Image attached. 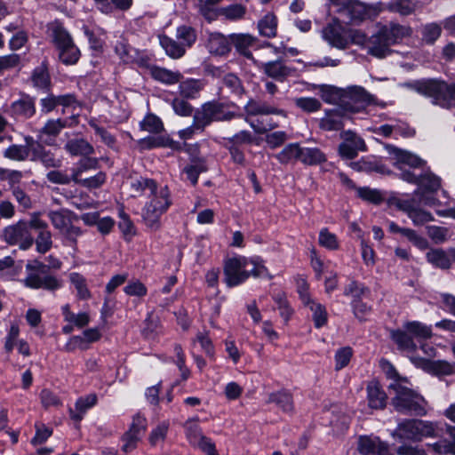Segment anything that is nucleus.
<instances>
[{"mask_svg":"<svg viewBox=\"0 0 455 455\" xmlns=\"http://www.w3.org/2000/svg\"><path fill=\"white\" fill-rule=\"evenodd\" d=\"M300 145L289 143L280 152L275 155V159L282 164H288L299 161Z\"/></svg>","mask_w":455,"mask_h":455,"instance_id":"obj_35","label":"nucleus"},{"mask_svg":"<svg viewBox=\"0 0 455 455\" xmlns=\"http://www.w3.org/2000/svg\"><path fill=\"white\" fill-rule=\"evenodd\" d=\"M385 149L388 153V155L394 160V165L403 172V171H406L403 169V165H408L412 169H422L424 170L427 162L418 156L417 155L396 148L393 145L387 144L385 145Z\"/></svg>","mask_w":455,"mask_h":455,"instance_id":"obj_16","label":"nucleus"},{"mask_svg":"<svg viewBox=\"0 0 455 455\" xmlns=\"http://www.w3.org/2000/svg\"><path fill=\"white\" fill-rule=\"evenodd\" d=\"M179 90L182 97L187 99H194L202 90V84L199 80L188 79L180 82Z\"/></svg>","mask_w":455,"mask_h":455,"instance_id":"obj_47","label":"nucleus"},{"mask_svg":"<svg viewBox=\"0 0 455 455\" xmlns=\"http://www.w3.org/2000/svg\"><path fill=\"white\" fill-rule=\"evenodd\" d=\"M258 67L266 76L280 83L291 76L296 70L295 68L288 66L282 59L260 62Z\"/></svg>","mask_w":455,"mask_h":455,"instance_id":"obj_22","label":"nucleus"},{"mask_svg":"<svg viewBox=\"0 0 455 455\" xmlns=\"http://www.w3.org/2000/svg\"><path fill=\"white\" fill-rule=\"evenodd\" d=\"M64 237V244L76 249L77 238L83 234L79 227L74 226L71 222L60 232Z\"/></svg>","mask_w":455,"mask_h":455,"instance_id":"obj_51","label":"nucleus"},{"mask_svg":"<svg viewBox=\"0 0 455 455\" xmlns=\"http://www.w3.org/2000/svg\"><path fill=\"white\" fill-rule=\"evenodd\" d=\"M388 9L403 16H407L413 12L415 5L411 0H396L389 4Z\"/></svg>","mask_w":455,"mask_h":455,"instance_id":"obj_61","label":"nucleus"},{"mask_svg":"<svg viewBox=\"0 0 455 455\" xmlns=\"http://www.w3.org/2000/svg\"><path fill=\"white\" fill-rule=\"evenodd\" d=\"M357 450L362 455H388V445L377 436H359Z\"/></svg>","mask_w":455,"mask_h":455,"instance_id":"obj_23","label":"nucleus"},{"mask_svg":"<svg viewBox=\"0 0 455 455\" xmlns=\"http://www.w3.org/2000/svg\"><path fill=\"white\" fill-rule=\"evenodd\" d=\"M224 283L232 288L243 283L250 276L271 279L263 259L259 256H236L227 259L223 266Z\"/></svg>","mask_w":455,"mask_h":455,"instance_id":"obj_1","label":"nucleus"},{"mask_svg":"<svg viewBox=\"0 0 455 455\" xmlns=\"http://www.w3.org/2000/svg\"><path fill=\"white\" fill-rule=\"evenodd\" d=\"M30 161H39L46 168H59L61 166V160L57 158L55 154L46 150L41 144L35 140Z\"/></svg>","mask_w":455,"mask_h":455,"instance_id":"obj_27","label":"nucleus"},{"mask_svg":"<svg viewBox=\"0 0 455 455\" xmlns=\"http://www.w3.org/2000/svg\"><path fill=\"white\" fill-rule=\"evenodd\" d=\"M243 109L246 115L245 121L249 123L250 126L258 134H263L267 131L272 130L275 128V125H272L271 124H264L263 122L259 121H257V123L254 121H249V116L282 115L283 113L282 109L273 107L265 101L258 100L253 98H251L247 101Z\"/></svg>","mask_w":455,"mask_h":455,"instance_id":"obj_12","label":"nucleus"},{"mask_svg":"<svg viewBox=\"0 0 455 455\" xmlns=\"http://www.w3.org/2000/svg\"><path fill=\"white\" fill-rule=\"evenodd\" d=\"M343 141L339 146V154L342 158L354 159L358 152L367 150L366 144L363 138L351 130L343 131L340 133Z\"/></svg>","mask_w":455,"mask_h":455,"instance_id":"obj_18","label":"nucleus"},{"mask_svg":"<svg viewBox=\"0 0 455 455\" xmlns=\"http://www.w3.org/2000/svg\"><path fill=\"white\" fill-rule=\"evenodd\" d=\"M96 403L97 396L94 394H90L86 396L79 397L75 403V409H68L71 419L79 423L83 419L86 411L93 407Z\"/></svg>","mask_w":455,"mask_h":455,"instance_id":"obj_29","label":"nucleus"},{"mask_svg":"<svg viewBox=\"0 0 455 455\" xmlns=\"http://www.w3.org/2000/svg\"><path fill=\"white\" fill-rule=\"evenodd\" d=\"M304 306L307 307L312 312L313 321L315 328H321L326 324L328 314L323 305L313 299L311 300V303H308Z\"/></svg>","mask_w":455,"mask_h":455,"instance_id":"obj_44","label":"nucleus"},{"mask_svg":"<svg viewBox=\"0 0 455 455\" xmlns=\"http://www.w3.org/2000/svg\"><path fill=\"white\" fill-rule=\"evenodd\" d=\"M445 430L452 439V442L442 440L430 445V447L437 454L455 455V427L445 425Z\"/></svg>","mask_w":455,"mask_h":455,"instance_id":"obj_38","label":"nucleus"},{"mask_svg":"<svg viewBox=\"0 0 455 455\" xmlns=\"http://www.w3.org/2000/svg\"><path fill=\"white\" fill-rule=\"evenodd\" d=\"M327 161L325 154L318 148L300 146L299 162L305 165H318Z\"/></svg>","mask_w":455,"mask_h":455,"instance_id":"obj_31","label":"nucleus"},{"mask_svg":"<svg viewBox=\"0 0 455 455\" xmlns=\"http://www.w3.org/2000/svg\"><path fill=\"white\" fill-rule=\"evenodd\" d=\"M411 33V29L409 27L396 23L382 26L369 37L367 53L378 59L386 58L392 52L391 46Z\"/></svg>","mask_w":455,"mask_h":455,"instance_id":"obj_3","label":"nucleus"},{"mask_svg":"<svg viewBox=\"0 0 455 455\" xmlns=\"http://www.w3.org/2000/svg\"><path fill=\"white\" fill-rule=\"evenodd\" d=\"M89 125L94 130L95 133L99 135L101 141L108 147L113 148L116 144V138L108 132L105 128L98 125L96 120L92 119L89 121Z\"/></svg>","mask_w":455,"mask_h":455,"instance_id":"obj_62","label":"nucleus"},{"mask_svg":"<svg viewBox=\"0 0 455 455\" xmlns=\"http://www.w3.org/2000/svg\"><path fill=\"white\" fill-rule=\"evenodd\" d=\"M247 12L246 7L242 4H232L230 5L220 7L219 16H223L229 20H237L244 17Z\"/></svg>","mask_w":455,"mask_h":455,"instance_id":"obj_45","label":"nucleus"},{"mask_svg":"<svg viewBox=\"0 0 455 455\" xmlns=\"http://www.w3.org/2000/svg\"><path fill=\"white\" fill-rule=\"evenodd\" d=\"M323 92H328L330 96H323L325 101H331L339 99V105L348 112L356 113L366 106L373 104L375 98L363 87L353 85L347 89H340L334 86H326Z\"/></svg>","mask_w":455,"mask_h":455,"instance_id":"obj_4","label":"nucleus"},{"mask_svg":"<svg viewBox=\"0 0 455 455\" xmlns=\"http://www.w3.org/2000/svg\"><path fill=\"white\" fill-rule=\"evenodd\" d=\"M64 149L72 156L91 157L94 154L93 146L83 138L71 139L64 145Z\"/></svg>","mask_w":455,"mask_h":455,"instance_id":"obj_28","label":"nucleus"},{"mask_svg":"<svg viewBox=\"0 0 455 455\" xmlns=\"http://www.w3.org/2000/svg\"><path fill=\"white\" fill-rule=\"evenodd\" d=\"M356 191L360 198L374 204H379L384 200L383 196L378 189L363 187L357 188Z\"/></svg>","mask_w":455,"mask_h":455,"instance_id":"obj_56","label":"nucleus"},{"mask_svg":"<svg viewBox=\"0 0 455 455\" xmlns=\"http://www.w3.org/2000/svg\"><path fill=\"white\" fill-rule=\"evenodd\" d=\"M253 37L250 35L240 34L230 36V43L234 44L237 52L248 59L252 58V54L248 48L253 44Z\"/></svg>","mask_w":455,"mask_h":455,"instance_id":"obj_43","label":"nucleus"},{"mask_svg":"<svg viewBox=\"0 0 455 455\" xmlns=\"http://www.w3.org/2000/svg\"><path fill=\"white\" fill-rule=\"evenodd\" d=\"M442 28L435 23L426 25L422 29V40L428 44H434L441 36Z\"/></svg>","mask_w":455,"mask_h":455,"instance_id":"obj_60","label":"nucleus"},{"mask_svg":"<svg viewBox=\"0 0 455 455\" xmlns=\"http://www.w3.org/2000/svg\"><path fill=\"white\" fill-rule=\"evenodd\" d=\"M69 281L76 290V297L82 300L91 299L92 293L87 287L86 278L79 273L73 272L69 274Z\"/></svg>","mask_w":455,"mask_h":455,"instance_id":"obj_39","label":"nucleus"},{"mask_svg":"<svg viewBox=\"0 0 455 455\" xmlns=\"http://www.w3.org/2000/svg\"><path fill=\"white\" fill-rule=\"evenodd\" d=\"M231 108H237L232 101L212 100L203 104L201 111L196 112L200 126H207L212 122L230 121L242 115L232 111Z\"/></svg>","mask_w":455,"mask_h":455,"instance_id":"obj_9","label":"nucleus"},{"mask_svg":"<svg viewBox=\"0 0 455 455\" xmlns=\"http://www.w3.org/2000/svg\"><path fill=\"white\" fill-rule=\"evenodd\" d=\"M46 179L48 181L58 185H68L70 182H73L71 174L68 175L66 172L59 170L49 172L46 174Z\"/></svg>","mask_w":455,"mask_h":455,"instance_id":"obj_64","label":"nucleus"},{"mask_svg":"<svg viewBox=\"0 0 455 455\" xmlns=\"http://www.w3.org/2000/svg\"><path fill=\"white\" fill-rule=\"evenodd\" d=\"M198 419H189L184 424L186 436L190 443L196 444L204 435L197 423Z\"/></svg>","mask_w":455,"mask_h":455,"instance_id":"obj_50","label":"nucleus"},{"mask_svg":"<svg viewBox=\"0 0 455 455\" xmlns=\"http://www.w3.org/2000/svg\"><path fill=\"white\" fill-rule=\"evenodd\" d=\"M370 292L369 289L356 281L350 282L344 290L346 296H352L354 299H360Z\"/></svg>","mask_w":455,"mask_h":455,"instance_id":"obj_59","label":"nucleus"},{"mask_svg":"<svg viewBox=\"0 0 455 455\" xmlns=\"http://www.w3.org/2000/svg\"><path fill=\"white\" fill-rule=\"evenodd\" d=\"M7 111L16 119H30L36 112V98L21 93L18 100L12 102Z\"/></svg>","mask_w":455,"mask_h":455,"instance_id":"obj_21","label":"nucleus"},{"mask_svg":"<svg viewBox=\"0 0 455 455\" xmlns=\"http://www.w3.org/2000/svg\"><path fill=\"white\" fill-rule=\"evenodd\" d=\"M391 337L401 350L414 351L417 347L412 337L405 331V329L403 331H393Z\"/></svg>","mask_w":455,"mask_h":455,"instance_id":"obj_42","label":"nucleus"},{"mask_svg":"<svg viewBox=\"0 0 455 455\" xmlns=\"http://www.w3.org/2000/svg\"><path fill=\"white\" fill-rule=\"evenodd\" d=\"M443 432V425L422 419H404L400 422L393 435L400 439L419 442L423 438L439 437Z\"/></svg>","mask_w":455,"mask_h":455,"instance_id":"obj_7","label":"nucleus"},{"mask_svg":"<svg viewBox=\"0 0 455 455\" xmlns=\"http://www.w3.org/2000/svg\"><path fill=\"white\" fill-rule=\"evenodd\" d=\"M140 126L142 131L156 134L164 130L163 122L159 117L153 114L147 115L140 123Z\"/></svg>","mask_w":455,"mask_h":455,"instance_id":"obj_48","label":"nucleus"},{"mask_svg":"<svg viewBox=\"0 0 455 455\" xmlns=\"http://www.w3.org/2000/svg\"><path fill=\"white\" fill-rule=\"evenodd\" d=\"M206 48L211 54L225 55L231 50L230 39L218 32L210 33L206 41Z\"/></svg>","mask_w":455,"mask_h":455,"instance_id":"obj_26","label":"nucleus"},{"mask_svg":"<svg viewBox=\"0 0 455 455\" xmlns=\"http://www.w3.org/2000/svg\"><path fill=\"white\" fill-rule=\"evenodd\" d=\"M402 235L405 236L420 250H426L428 247L427 240L423 236L419 235L413 229L404 228Z\"/></svg>","mask_w":455,"mask_h":455,"instance_id":"obj_63","label":"nucleus"},{"mask_svg":"<svg viewBox=\"0 0 455 455\" xmlns=\"http://www.w3.org/2000/svg\"><path fill=\"white\" fill-rule=\"evenodd\" d=\"M150 74L155 80L165 84H175L180 83L183 77L179 71H172L160 67L151 68Z\"/></svg>","mask_w":455,"mask_h":455,"instance_id":"obj_32","label":"nucleus"},{"mask_svg":"<svg viewBox=\"0 0 455 455\" xmlns=\"http://www.w3.org/2000/svg\"><path fill=\"white\" fill-rule=\"evenodd\" d=\"M379 5H368L360 1H349L346 7L338 10L339 14L352 24L374 19L379 15Z\"/></svg>","mask_w":455,"mask_h":455,"instance_id":"obj_14","label":"nucleus"},{"mask_svg":"<svg viewBox=\"0 0 455 455\" xmlns=\"http://www.w3.org/2000/svg\"><path fill=\"white\" fill-rule=\"evenodd\" d=\"M353 355V350L350 347H343L338 349L335 353V370L339 371L346 367Z\"/></svg>","mask_w":455,"mask_h":455,"instance_id":"obj_55","label":"nucleus"},{"mask_svg":"<svg viewBox=\"0 0 455 455\" xmlns=\"http://www.w3.org/2000/svg\"><path fill=\"white\" fill-rule=\"evenodd\" d=\"M67 126L68 121L66 119H50L40 130V133L51 136H57L61 132V130Z\"/></svg>","mask_w":455,"mask_h":455,"instance_id":"obj_52","label":"nucleus"},{"mask_svg":"<svg viewBox=\"0 0 455 455\" xmlns=\"http://www.w3.org/2000/svg\"><path fill=\"white\" fill-rule=\"evenodd\" d=\"M153 197L145 205L142 217L145 224L151 230L159 229L160 217L171 205L170 192L166 187L162 188L159 191L156 189L151 192Z\"/></svg>","mask_w":455,"mask_h":455,"instance_id":"obj_10","label":"nucleus"},{"mask_svg":"<svg viewBox=\"0 0 455 455\" xmlns=\"http://www.w3.org/2000/svg\"><path fill=\"white\" fill-rule=\"evenodd\" d=\"M223 84L235 95L241 96L244 92L241 80L232 73L227 74L223 77Z\"/></svg>","mask_w":455,"mask_h":455,"instance_id":"obj_58","label":"nucleus"},{"mask_svg":"<svg viewBox=\"0 0 455 455\" xmlns=\"http://www.w3.org/2000/svg\"><path fill=\"white\" fill-rule=\"evenodd\" d=\"M159 41L165 53L172 59H180L186 52L187 48L181 43L167 36H160Z\"/></svg>","mask_w":455,"mask_h":455,"instance_id":"obj_33","label":"nucleus"},{"mask_svg":"<svg viewBox=\"0 0 455 455\" xmlns=\"http://www.w3.org/2000/svg\"><path fill=\"white\" fill-rule=\"evenodd\" d=\"M368 403L372 409H383L387 403V395L378 382L367 386Z\"/></svg>","mask_w":455,"mask_h":455,"instance_id":"obj_30","label":"nucleus"},{"mask_svg":"<svg viewBox=\"0 0 455 455\" xmlns=\"http://www.w3.org/2000/svg\"><path fill=\"white\" fill-rule=\"evenodd\" d=\"M267 403H275L283 412H291L294 409L291 395L287 391H277L269 394Z\"/></svg>","mask_w":455,"mask_h":455,"instance_id":"obj_34","label":"nucleus"},{"mask_svg":"<svg viewBox=\"0 0 455 455\" xmlns=\"http://www.w3.org/2000/svg\"><path fill=\"white\" fill-rule=\"evenodd\" d=\"M176 37L186 48H189L196 41V33L192 27L183 25L177 28Z\"/></svg>","mask_w":455,"mask_h":455,"instance_id":"obj_49","label":"nucleus"},{"mask_svg":"<svg viewBox=\"0 0 455 455\" xmlns=\"http://www.w3.org/2000/svg\"><path fill=\"white\" fill-rule=\"evenodd\" d=\"M31 226L37 231L36 238L34 239L36 251L42 254L46 253L52 247V233L48 229V224L40 218V213H33Z\"/></svg>","mask_w":455,"mask_h":455,"instance_id":"obj_20","label":"nucleus"},{"mask_svg":"<svg viewBox=\"0 0 455 455\" xmlns=\"http://www.w3.org/2000/svg\"><path fill=\"white\" fill-rule=\"evenodd\" d=\"M221 0H196V6L200 13L209 21L214 20L219 17L218 4Z\"/></svg>","mask_w":455,"mask_h":455,"instance_id":"obj_40","label":"nucleus"},{"mask_svg":"<svg viewBox=\"0 0 455 455\" xmlns=\"http://www.w3.org/2000/svg\"><path fill=\"white\" fill-rule=\"evenodd\" d=\"M169 140L162 136H148L138 140V145L142 150H149L156 148L167 147Z\"/></svg>","mask_w":455,"mask_h":455,"instance_id":"obj_53","label":"nucleus"},{"mask_svg":"<svg viewBox=\"0 0 455 455\" xmlns=\"http://www.w3.org/2000/svg\"><path fill=\"white\" fill-rule=\"evenodd\" d=\"M52 225L59 230L62 231L70 223L64 211H50L47 213Z\"/></svg>","mask_w":455,"mask_h":455,"instance_id":"obj_57","label":"nucleus"},{"mask_svg":"<svg viewBox=\"0 0 455 455\" xmlns=\"http://www.w3.org/2000/svg\"><path fill=\"white\" fill-rule=\"evenodd\" d=\"M427 260L441 269H448L451 266L449 254L443 249H431L426 254Z\"/></svg>","mask_w":455,"mask_h":455,"instance_id":"obj_36","label":"nucleus"},{"mask_svg":"<svg viewBox=\"0 0 455 455\" xmlns=\"http://www.w3.org/2000/svg\"><path fill=\"white\" fill-rule=\"evenodd\" d=\"M295 105L301 110L307 113H313L318 111L322 104L315 98L301 97L295 99Z\"/></svg>","mask_w":455,"mask_h":455,"instance_id":"obj_54","label":"nucleus"},{"mask_svg":"<svg viewBox=\"0 0 455 455\" xmlns=\"http://www.w3.org/2000/svg\"><path fill=\"white\" fill-rule=\"evenodd\" d=\"M418 93L431 99L435 105L450 108L455 107V83L437 79H422L408 85Z\"/></svg>","mask_w":455,"mask_h":455,"instance_id":"obj_5","label":"nucleus"},{"mask_svg":"<svg viewBox=\"0 0 455 455\" xmlns=\"http://www.w3.org/2000/svg\"><path fill=\"white\" fill-rule=\"evenodd\" d=\"M403 328L413 338L418 339H427L433 335L431 326L419 321H411L404 323Z\"/></svg>","mask_w":455,"mask_h":455,"instance_id":"obj_37","label":"nucleus"},{"mask_svg":"<svg viewBox=\"0 0 455 455\" xmlns=\"http://www.w3.org/2000/svg\"><path fill=\"white\" fill-rule=\"evenodd\" d=\"M30 229H33L31 218L28 221L20 220L4 229V240L10 245H18L21 250H28L34 243Z\"/></svg>","mask_w":455,"mask_h":455,"instance_id":"obj_13","label":"nucleus"},{"mask_svg":"<svg viewBox=\"0 0 455 455\" xmlns=\"http://www.w3.org/2000/svg\"><path fill=\"white\" fill-rule=\"evenodd\" d=\"M397 208L404 212L415 226H421L434 220L432 214L419 207V203L413 198L397 199Z\"/></svg>","mask_w":455,"mask_h":455,"instance_id":"obj_19","label":"nucleus"},{"mask_svg":"<svg viewBox=\"0 0 455 455\" xmlns=\"http://www.w3.org/2000/svg\"><path fill=\"white\" fill-rule=\"evenodd\" d=\"M206 171L207 165L204 159L193 160L190 164L184 168V172L193 186L196 185L199 174Z\"/></svg>","mask_w":455,"mask_h":455,"instance_id":"obj_46","label":"nucleus"},{"mask_svg":"<svg viewBox=\"0 0 455 455\" xmlns=\"http://www.w3.org/2000/svg\"><path fill=\"white\" fill-rule=\"evenodd\" d=\"M322 36L333 48L339 50L348 48L347 28L342 26L337 19H334L323 28Z\"/></svg>","mask_w":455,"mask_h":455,"instance_id":"obj_17","label":"nucleus"},{"mask_svg":"<svg viewBox=\"0 0 455 455\" xmlns=\"http://www.w3.org/2000/svg\"><path fill=\"white\" fill-rule=\"evenodd\" d=\"M99 166L100 160L97 157L81 158L70 169L73 182L87 189H96L100 188L106 182V172L100 171L95 175H87L90 171L97 170Z\"/></svg>","mask_w":455,"mask_h":455,"instance_id":"obj_8","label":"nucleus"},{"mask_svg":"<svg viewBox=\"0 0 455 455\" xmlns=\"http://www.w3.org/2000/svg\"><path fill=\"white\" fill-rule=\"evenodd\" d=\"M27 277L24 283L27 287L33 289H46L54 291L61 286V283L54 275L49 274L47 265L39 260L28 262L26 265Z\"/></svg>","mask_w":455,"mask_h":455,"instance_id":"obj_11","label":"nucleus"},{"mask_svg":"<svg viewBox=\"0 0 455 455\" xmlns=\"http://www.w3.org/2000/svg\"><path fill=\"white\" fill-rule=\"evenodd\" d=\"M344 110L342 107L325 110L324 116L319 121L320 129L326 132L342 130L344 127V120L347 117Z\"/></svg>","mask_w":455,"mask_h":455,"instance_id":"obj_25","label":"nucleus"},{"mask_svg":"<svg viewBox=\"0 0 455 455\" xmlns=\"http://www.w3.org/2000/svg\"><path fill=\"white\" fill-rule=\"evenodd\" d=\"M259 32L262 36L268 38L276 36L277 21L275 16L268 12L258 22Z\"/></svg>","mask_w":455,"mask_h":455,"instance_id":"obj_41","label":"nucleus"},{"mask_svg":"<svg viewBox=\"0 0 455 455\" xmlns=\"http://www.w3.org/2000/svg\"><path fill=\"white\" fill-rule=\"evenodd\" d=\"M48 32L58 51L59 60L65 65L76 64L80 59L81 52L64 26L55 20L48 24Z\"/></svg>","mask_w":455,"mask_h":455,"instance_id":"obj_6","label":"nucleus"},{"mask_svg":"<svg viewBox=\"0 0 455 455\" xmlns=\"http://www.w3.org/2000/svg\"><path fill=\"white\" fill-rule=\"evenodd\" d=\"M25 144L18 145L12 144L3 152L4 158L23 162L31 157L33 147L35 146V140L31 136H26L24 138Z\"/></svg>","mask_w":455,"mask_h":455,"instance_id":"obj_24","label":"nucleus"},{"mask_svg":"<svg viewBox=\"0 0 455 455\" xmlns=\"http://www.w3.org/2000/svg\"><path fill=\"white\" fill-rule=\"evenodd\" d=\"M391 404L403 414L424 416L427 414V403L417 391L411 388L408 379H396L388 385Z\"/></svg>","mask_w":455,"mask_h":455,"instance_id":"obj_2","label":"nucleus"},{"mask_svg":"<svg viewBox=\"0 0 455 455\" xmlns=\"http://www.w3.org/2000/svg\"><path fill=\"white\" fill-rule=\"evenodd\" d=\"M399 178L408 183L417 184L424 191L429 193H435L441 188V179L429 169H424L419 175L411 171H403L400 172Z\"/></svg>","mask_w":455,"mask_h":455,"instance_id":"obj_15","label":"nucleus"}]
</instances>
